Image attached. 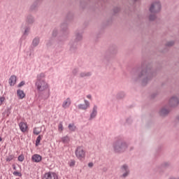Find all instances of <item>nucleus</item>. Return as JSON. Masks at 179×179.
<instances>
[{
	"instance_id": "obj_1",
	"label": "nucleus",
	"mask_w": 179,
	"mask_h": 179,
	"mask_svg": "<svg viewBox=\"0 0 179 179\" xmlns=\"http://www.w3.org/2000/svg\"><path fill=\"white\" fill-rule=\"evenodd\" d=\"M157 75V71L153 69L152 63L144 60L141 62V70L132 77L134 82H141L142 86H146Z\"/></svg>"
},
{
	"instance_id": "obj_2",
	"label": "nucleus",
	"mask_w": 179,
	"mask_h": 179,
	"mask_svg": "<svg viewBox=\"0 0 179 179\" xmlns=\"http://www.w3.org/2000/svg\"><path fill=\"white\" fill-rule=\"evenodd\" d=\"M128 148H129V144L125 141L124 136H119L116 137L113 144L115 153H125L128 150Z\"/></svg>"
},
{
	"instance_id": "obj_3",
	"label": "nucleus",
	"mask_w": 179,
	"mask_h": 179,
	"mask_svg": "<svg viewBox=\"0 0 179 179\" xmlns=\"http://www.w3.org/2000/svg\"><path fill=\"white\" fill-rule=\"evenodd\" d=\"M35 86L38 92L39 99L47 100L50 97V90H48V84L45 81H38L35 83Z\"/></svg>"
},
{
	"instance_id": "obj_4",
	"label": "nucleus",
	"mask_w": 179,
	"mask_h": 179,
	"mask_svg": "<svg viewBox=\"0 0 179 179\" xmlns=\"http://www.w3.org/2000/svg\"><path fill=\"white\" fill-rule=\"evenodd\" d=\"M150 13H160L162 12V2L160 1H155L150 5Z\"/></svg>"
},
{
	"instance_id": "obj_5",
	"label": "nucleus",
	"mask_w": 179,
	"mask_h": 179,
	"mask_svg": "<svg viewBox=\"0 0 179 179\" xmlns=\"http://www.w3.org/2000/svg\"><path fill=\"white\" fill-rule=\"evenodd\" d=\"M178 105H179V95L176 94V95L172 96L169 101V103H168L169 107L171 108H176V107H178Z\"/></svg>"
},
{
	"instance_id": "obj_6",
	"label": "nucleus",
	"mask_w": 179,
	"mask_h": 179,
	"mask_svg": "<svg viewBox=\"0 0 179 179\" xmlns=\"http://www.w3.org/2000/svg\"><path fill=\"white\" fill-rule=\"evenodd\" d=\"M120 172L122 173L120 176L121 178H127V177L131 174L129 166L127 164H124L120 166Z\"/></svg>"
},
{
	"instance_id": "obj_7",
	"label": "nucleus",
	"mask_w": 179,
	"mask_h": 179,
	"mask_svg": "<svg viewBox=\"0 0 179 179\" xmlns=\"http://www.w3.org/2000/svg\"><path fill=\"white\" fill-rule=\"evenodd\" d=\"M76 156L80 160H82L86 156V151L85 150V148L82 146H79L76 150Z\"/></svg>"
},
{
	"instance_id": "obj_8",
	"label": "nucleus",
	"mask_w": 179,
	"mask_h": 179,
	"mask_svg": "<svg viewBox=\"0 0 179 179\" xmlns=\"http://www.w3.org/2000/svg\"><path fill=\"white\" fill-rule=\"evenodd\" d=\"M117 54V46H110L108 50L105 52L104 58H110L111 55H115Z\"/></svg>"
},
{
	"instance_id": "obj_9",
	"label": "nucleus",
	"mask_w": 179,
	"mask_h": 179,
	"mask_svg": "<svg viewBox=\"0 0 179 179\" xmlns=\"http://www.w3.org/2000/svg\"><path fill=\"white\" fill-rule=\"evenodd\" d=\"M170 113V107L168 105L163 106L159 111L161 117H167Z\"/></svg>"
},
{
	"instance_id": "obj_10",
	"label": "nucleus",
	"mask_w": 179,
	"mask_h": 179,
	"mask_svg": "<svg viewBox=\"0 0 179 179\" xmlns=\"http://www.w3.org/2000/svg\"><path fill=\"white\" fill-rule=\"evenodd\" d=\"M42 179H59L58 178V173L54 172H48L44 174Z\"/></svg>"
},
{
	"instance_id": "obj_11",
	"label": "nucleus",
	"mask_w": 179,
	"mask_h": 179,
	"mask_svg": "<svg viewBox=\"0 0 179 179\" xmlns=\"http://www.w3.org/2000/svg\"><path fill=\"white\" fill-rule=\"evenodd\" d=\"M69 52L71 54H74V52L78 51V42H73V41H71L69 43Z\"/></svg>"
},
{
	"instance_id": "obj_12",
	"label": "nucleus",
	"mask_w": 179,
	"mask_h": 179,
	"mask_svg": "<svg viewBox=\"0 0 179 179\" xmlns=\"http://www.w3.org/2000/svg\"><path fill=\"white\" fill-rule=\"evenodd\" d=\"M25 23H24V24H26L27 26H30L31 24H33V23H34V22H36V20L34 19V17L31 15H28L26 17L25 19Z\"/></svg>"
},
{
	"instance_id": "obj_13",
	"label": "nucleus",
	"mask_w": 179,
	"mask_h": 179,
	"mask_svg": "<svg viewBox=\"0 0 179 179\" xmlns=\"http://www.w3.org/2000/svg\"><path fill=\"white\" fill-rule=\"evenodd\" d=\"M60 28L62 31L64 33L65 36L69 34V31H68V23L66 22H63L60 25Z\"/></svg>"
},
{
	"instance_id": "obj_14",
	"label": "nucleus",
	"mask_w": 179,
	"mask_h": 179,
	"mask_svg": "<svg viewBox=\"0 0 179 179\" xmlns=\"http://www.w3.org/2000/svg\"><path fill=\"white\" fill-rule=\"evenodd\" d=\"M76 39L73 41V42L77 43L79 41H82V38H83V32L80 31H76L75 33Z\"/></svg>"
},
{
	"instance_id": "obj_15",
	"label": "nucleus",
	"mask_w": 179,
	"mask_h": 179,
	"mask_svg": "<svg viewBox=\"0 0 179 179\" xmlns=\"http://www.w3.org/2000/svg\"><path fill=\"white\" fill-rule=\"evenodd\" d=\"M21 27L24 30L23 36H29V34L30 33V30L31 29L30 26L26 25L25 24H22Z\"/></svg>"
},
{
	"instance_id": "obj_16",
	"label": "nucleus",
	"mask_w": 179,
	"mask_h": 179,
	"mask_svg": "<svg viewBox=\"0 0 179 179\" xmlns=\"http://www.w3.org/2000/svg\"><path fill=\"white\" fill-rule=\"evenodd\" d=\"M84 103L85 104L80 103L78 105L79 110H87V108L90 107V102H89V101L85 99L84 100Z\"/></svg>"
},
{
	"instance_id": "obj_17",
	"label": "nucleus",
	"mask_w": 179,
	"mask_h": 179,
	"mask_svg": "<svg viewBox=\"0 0 179 179\" xmlns=\"http://www.w3.org/2000/svg\"><path fill=\"white\" fill-rule=\"evenodd\" d=\"M96 117H97V106L94 105L93 107L92 111L90 113L89 121H92V120H94Z\"/></svg>"
},
{
	"instance_id": "obj_18",
	"label": "nucleus",
	"mask_w": 179,
	"mask_h": 179,
	"mask_svg": "<svg viewBox=\"0 0 179 179\" xmlns=\"http://www.w3.org/2000/svg\"><path fill=\"white\" fill-rule=\"evenodd\" d=\"M43 157L38 155V154H35L32 156V162H34V163H40V162H41Z\"/></svg>"
},
{
	"instance_id": "obj_19",
	"label": "nucleus",
	"mask_w": 179,
	"mask_h": 179,
	"mask_svg": "<svg viewBox=\"0 0 179 179\" xmlns=\"http://www.w3.org/2000/svg\"><path fill=\"white\" fill-rule=\"evenodd\" d=\"M171 167V163L170 162H162L158 169H169Z\"/></svg>"
},
{
	"instance_id": "obj_20",
	"label": "nucleus",
	"mask_w": 179,
	"mask_h": 179,
	"mask_svg": "<svg viewBox=\"0 0 179 179\" xmlns=\"http://www.w3.org/2000/svg\"><path fill=\"white\" fill-rule=\"evenodd\" d=\"M55 44H57V41H55V38H50L47 43L46 45L47 47H54V45H55Z\"/></svg>"
},
{
	"instance_id": "obj_21",
	"label": "nucleus",
	"mask_w": 179,
	"mask_h": 179,
	"mask_svg": "<svg viewBox=\"0 0 179 179\" xmlns=\"http://www.w3.org/2000/svg\"><path fill=\"white\" fill-rule=\"evenodd\" d=\"M20 129L22 132H26L27 131V124L23 122H21L19 124Z\"/></svg>"
},
{
	"instance_id": "obj_22",
	"label": "nucleus",
	"mask_w": 179,
	"mask_h": 179,
	"mask_svg": "<svg viewBox=\"0 0 179 179\" xmlns=\"http://www.w3.org/2000/svg\"><path fill=\"white\" fill-rule=\"evenodd\" d=\"M38 5H40V0H35L33 4L30 6V10H36V9L38 8Z\"/></svg>"
},
{
	"instance_id": "obj_23",
	"label": "nucleus",
	"mask_w": 179,
	"mask_h": 179,
	"mask_svg": "<svg viewBox=\"0 0 179 179\" xmlns=\"http://www.w3.org/2000/svg\"><path fill=\"white\" fill-rule=\"evenodd\" d=\"M71 98H67L66 100L64 101L62 103L63 108H68L69 106H71Z\"/></svg>"
},
{
	"instance_id": "obj_24",
	"label": "nucleus",
	"mask_w": 179,
	"mask_h": 179,
	"mask_svg": "<svg viewBox=\"0 0 179 179\" xmlns=\"http://www.w3.org/2000/svg\"><path fill=\"white\" fill-rule=\"evenodd\" d=\"M17 95L18 99H24L26 97V94H24V92L22 90H17Z\"/></svg>"
},
{
	"instance_id": "obj_25",
	"label": "nucleus",
	"mask_w": 179,
	"mask_h": 179,
	"mask_svg": "<svg viewBox=\"0 0 179 179\" xmlns=\"http://www.w3.org/2000/svg\"><path fill=\"white\" fill-rule=\"evenodd\" d=\"M44 78H45V74H44V73H41L37 76L36 82L45 81V80H44Z\"/></svg>"
},
{
	"instance_id": "obj_26",
	"label": "nucleus",
	"mask_w": 179,
	"mask_h": 179,
	"mask_svg": "<svg viewBox=\"0 0 179 179\" xmlns=\"http://www.w3.org/2000/svg\"><path fill=\"white\" fill-rule=\"evenodd\" d=\"M9 85L10 86H15L16 85V76H11L9 78Z\"/></svg>"
},
{
	"instance_id": "obj_27",
	"label": "nucleus",
	"mask_w": 179,
	"mask_h": 179,
	"mask_svg": "<svg viewBox=\"0 0 179 179\" xmlns=\"http://www.w3.org/2000/svg\"><path fill=\"white\" fill-rule=\"evenodd\" d=\"M157 19V13H150L149 15V20L150 22H155Z\"/></svg>"
},
{
	"instance_id": "obj_28",
	"label": "nucleus",
	"mask_w": 179,
	"mask_h": 179,
	"mask_svg": "<svg viewBox=\"0 0 179 179\" xmlns=\"http://www.w3.org/2000/svg\"><path fill=\"white\" fill-rule=\"evenodd\" d=\"M125 96H126L125 92L124 91H120L117 92L116 95V99H117L118 100H121L124 99Z\"/></svg>"
},
{
	"instance_id": "obj_29",
	"label": "nucleus",
	"mask_w": 179,
	"mask_h": 179,
	"mask_svg": "<svg viewBox=\"0 0 179 179\" xmlns=\"http://www.w3.org/2000/svg\"><path fill=\"white\" fill-rule=\"evenodd\" d=\"M38 44H40V37L37 36L33 39L32 45L34 47H37V45H38Z\"/></svg>"
},
{
	"instance_id": "obj_30",
	"label": "nucleus",
	"mask_w": 179,
	"mask_h": 179,
	"mask_svg": "<svg viewBox=\"0 0 179 179\" xmlns=\"http://www.w3.org/2000/svg\"><path fill=\"white\" fill-rule=\"evenodd\" d=\"M92 75V72L88 71V72H81L80 73V78H89Z\"/></svg>"
},
{
	"instance_id": "obj_31",
	"label": "nucleus",
	"mask_w": 179,
	"mask_h": 179,
	"mask_svg": "<svg viewBox=\"0 0 179 179\" xmlns=\"http://www.w3.org/2000/svg\"><path fill=\"white\" fill-rule=\"evenodd\" d=\"M68 128L71 132H75V131H76V126H75L74 124H69Z\"/></svg>"
},
{
	"instance_id": "obj_32",
	"label": "nucleus",
	"mask_w": 179,
	"mask_h": 179,
	"mask_svg": "<svg viewBox=\"0 0 179 179\" xmlns=\"http://www.w3.org/2000/svg\"><path fill=\"white\" fill-rule=\"evenodd\" d=\"M69 136H68L62 138V142H63V143H69Z\"/></svg>"
},
{
	"instance_id": "obj_33",
	"label": "nucleus",
	"mask_w": 179,
	"mask_h": 179,
	"mask_svg": "<svg viewBox=\"0 0 179 179\" xmlns=\"http://www.w3.org/2000/svg\"><path fill=\"white\" fill-rule=\"evenodd\" d=\"M174 44H176V41H170L166 42L165 45H166V47H173V45H174Z\"/></svg>"
},
{
	"instance_id": "obj_34",
	"label": "nucleus",
	"mask_w": 179,
	"mask_h": 179,
	"mask_svg": "<svg viewBox=\"0 0 179 179\" xmlns=\"http://www.w3.org/2000/svg\"><path fill=\"white\" fill-rule=\"evenodd\" d=\"M13 159H15V155H9L6 157V162H12V160H13Z\"/></svg>"
},
{
	"instance_id": "obj_35",
	"label": "nucleus",
	"mask_w": 179,
	"mask_h": 179,
	"mask_svg": "<svg viewBox=\"0 0 179 179\" xmlns=\"http://www.w3.org/2000/svg\"><path fill=\"white\" fill-rule=\"evenodd\" d=\"M52 38H55V36H58V29H54L52 31Z\"/></svg>"
},
{
	"instance_id": "obj_36",
	"label": "nucleus",
	"mask_w": 179,
	"mask_h": 179,
	"mask_svg": "<svg viewBox=\"0 0 179 179\" xmlns=\"http://www.w3.org/2000/svg\"><path fill=\"white\" fill-rule=\"evenodd\" d=\"M41 141V136H38L36 140V146H38L40 145Z\"/></svg>"
},
{
	"instance_id": "obj_37",
	"label": "nucleus",
	"mask_w": 179,
	"mask_h": 179,
	"mask_svg": "<svg viewBox=\"0 0 179 179\" xmlns=\"http://www.w3.org/2000/svg\"><path fill=\"white\" fill-rule=\"evenodd\" d=\"M13 176H15V177H22V173L18 172V171H14L13 173Z\"/></svg>"
},
{
	"instance_id": "obj_38",
	"label": "nucleus",
	"mask_w": 179,
	"mask_h": 179,
	"mask_svg": "<svg viewBox=\"0 0 179 179\" xmlns=\"http://www.w3.org/2000/svg\"><path fill=\"white\" fill-rule=\"evenodd\" d=\"M120 10H121V8L120 7H115L113 8V13H118Z\"/></svg>"
},
{
	"instance_id": "obj_39",
	"label": "nucleus",
	"mask_w": 179,
	"mask_h": 179,
	"mask_svg": "<svg viewBox=\"0 0 179 179\" xmlns=\"http://www.w3.org/2000/svg\"><path fill=\"white\" fill-rule=\"evenodd\" d=\"M73 75H74V76H76V75H78V73H79V69H74L72 71Z\"/></svg>"
},
{
	"instance_id": "obj_40",
	"label": "nucleus",
	"mask_w": 179,
	"mask_h": 179,
	"mask_svg": "<svg viewBox=\"0 0 179 179\" xmlns=\"http://www.w3.org/2000/svg\"><path fill=\"white\" fill-rule=\"evenodd\" d=\"M59 131H64V126L62 125V122H60L58 125Z\"/></svg>"
},
{
	"instance_id": "obj_41",
	"label": "nucleus",
	"mask_w": 179,
	"mask_h": 179,
	"mask_svg": "<svg viewBox=\"0 0 179 179\" xmlns=\"http://www.w3.org/2000/svg\"><path fill=\"white\" fill-rule=\"evenodd\" d=\"M75 163H76L75 160H71V162L69 163V164L70 167H73V166H75Z\"/></svg>"
},
{
	"instance_id": "obj_42",
	"label": "nucleus",
	"mask_w": 179,
	"mask_h": 179,
	"mask_svg": "<svg viewBox=\"0 0 179 179\" xmlns=\"http://www.w3.org/2000/svg\"><path fill=\"white\" fill-rule=\"evenodd\" d=\"M23 160H24V156H23V155L18 156V161L19 162H23Z\"/></svg>"
},
{
	"instance_id": "obj_43",
	"label": "nucleus",
	"mask_w": 179,
	"mask_h": 179,
	"mask_svg": "<svg viewBox=\"0 0 179 179\" xmlns=\"http://www.w3.org/2000/svg\"><path fill=\"white\" fill-rule=\"evenodd\" d=\"M34 134L35 135H39L40 131L37 130V128L34 129Z\"/></svg>"
},
{
	"instance_id": "obj_44",
	"label": "nucleus",
	"mask_w": 179,
	"mask_h": 179,
	"mask_svg": "<svg viewBox=\"0 0 179 179\" xmlns=\"http://www.w3.org/2000/svg\"><path fill=\"white\" fill-rule=\"evenodd\" d=\"M65 40H66V36L59 37V41H65Z\"/></svg>"
},
{
	"instance_id": "obj_45",
	"label": "nucleus",
	"mask_w": 179,
	"mask_h": 179,
	"mask_svg": "<svg viewBox=\"0 0 179 179\" xmlns=\"http://www.w3.org/2000/svg\"><path fill=\"white\" fill-rule=\"evenodd\" d=\"M24 81H21L18 85V87H22V86H24Z\"/></svg>"
},
{
	"instance_id": "obj_46",
	"label": "nucleus",
	"mask_w": 179,
	"mask_h": 179,
	"mask_svg": "<svg viewBox=\"0 0 179 179\" xmlns=\"http://www.w3.org/2000/svg\"><path fill=\"white\" fill-rule=\"evenodd\" d=\"M5 101V97H0V106Z\"/></svg>"
},
{
	"instance_id": "obj_47",
	"label": "nucleus",
	"mask_w": 179,
	"mask_h": 179,
	"mask_svg": "<svg viewBox=\"0 0 179 179\" xmlns=\"http://www.w3.org/2000/svg\"><path fill=\"white\" fill-rule=\"evenodd\" d=\"M93 166H94V164H93V162H90L88 164V167H90V169H92V167H93Z\"/></svg>"
},
{
	"instance_id": "obj_48",
	"label": "nucleus",
	"mask_w": 179,
	"mask_h": 179,
	"mask_svg": "<svg viewBox=\"0 0 179 179\" xmlns=\"http://www.w3.org/2000/svg\"><path fill=\"white\" fill-rule=\"evenodd\" d=\"M127 122H128V124H131V122H132V120H131V118H129L127 120Z\"/></svg>"
},
{
	"instance_id": "obj_49",
	"label": "nucleus",
	"mask_w": 179,
	"mask_h": 179,
	"mask_svg": "<svg viewBox=\"0 0 179 179\" xmlns=\"http://www.w3.org/2000/svg\"><path fill=\"white\" fill-rule=\"evenodd\" d=\"M87 99H89L90 100H92V95L91 94L87 95Z\"/></svg>"
},
{
	"instance_id": "obj_50",
	"label": "nucleus",
	"mask_w": 179,
	"mask_h": 179,
	"mask_svg": "<svg viewBox=\"0 0 179 179\" xmlns=\"http://www.w3.org/2000/svg\"><path fill=\"white\" fill-rule=\"evenodd\" d=\"M107 170H108L106 167L103 168V171H104V173H106V171H107Z\"/></svg>"
},
{
	"instance_id": "obj_51",
	"label": "nucleus",
	"mask_w": 179,
	"mask_h": 179,
	"mask_svg": "<svg viewBox=\"0 0 179 179\" xmlns=\"http://www.w3.org/2000/svg\"><path fill=\"white\" fill-rule=\"evenodd\" d=\"M155 96H156V94H152V96H151V97H152V99H154V97H155Z\"/></svg>"
},
{
	"instance_id": "obj_52",
	"label": "nucleus",
	"mask_w": 179,
	"mask_h": 179,
	"mask_svg": "<svg viewBox=\"0 0 179 179\" xmlns=\"http://www.w3.org/2000/svg\"><path fill=\"white\" fill-rule=\"evenodd\" d=\"M176 121H179V115L176 117Z\"/></svg>"
},
{
	"instance_id": "obj_53",
	"label": "nucleus",
	"mask_w": 179,
	"mask_h": 179,
	"mask_svg": "<svg viewBox=\"0 0 179 179\" xmlns=\"http://www.w3.org/2000/svg\"><path fill=\"white\" fill-rule=\"evenodd\" d=\"M13 169H14V170H16V166L13 165Z\"/></svg>"
},
{
	"instance_id": "obj_54",
	"label": "nucleus",
	"mask_w": 179,
	"mask_h": 179,
	"mask_svg": "<svg viewBox=\"0 0 179 179\" xmlns=\"http://www.w3.org/2000/svg\"><path fill=\"white\" fill-rule=\"evenodd\" d=\"M169 179H179V178H170Z\"/></svg>"
},
{
	"instance_id": "obj_55",
	"label": "nucleus",
	"mask_w": 179,
	"mask_h": 179,
	"mask_svg": "<svg viewBox=\"0 0 179 179\" xmlns=\"http://www.w3.org/2000/svg\"><path fill=\"white\" fill-rule=\"evenodd\" d=\"M133 72H136V69H134Z\"/></svg>"
},
{
	"instance_id": "obj_56",
	"label": "nucleus",
	"mask_w": 179,
	"mask_h": 179,
	"mask_svg": "<svg viewBox=\"0 0 179 179\" xmlns=\"http://www.w3.org/2000/svg\"><path fill=\"white\" fill-rule=\"evenodd\" d=\"M134 1V2H138V1H139V0H133Z\"/></svg>"
},
{
	"instance_id": "obj_57",
	"label": "nucleus",
	"mask_w": 179,
	"mask_h": 179,
	"mask_svg": "<svg viewBox=\"0 0 179 179\" xmlns=\"http://www.w3.org/2000/svg\"><path fill=\"white\" fill-rule=\"evenodd\" d=\"M2 141V137H0V142Z\"/></svg>"
},
{
	"instance_id": "obj_58",
	"label": "nucleus",
	"mask_w": 179,
	"mask_h": 179,
	"mask_svg": "<svg viewBox=\"0 0 179 179\" xmlns=\"http://www.w3.org/2000/svg\"><path fill=\"white\" fill-rule=\"evenodd\" d=\"M0 179H2V176H0Z\"/></svg>"
},
{
	"instance_id": "obj_59",
	"label": "nucleus",
	"mask_w": 179,
	"mask_h": 179,
	"mask_svg": "<svg viewBox=\"0 0 179 179\" xmlns=\"http://www.w3.org/2000/svg\"><path fill=\"white\" fill-rule=\"evenodd\" d=\"M0 86H1V83H0Z\"/></svg>"
}]
</instances>
